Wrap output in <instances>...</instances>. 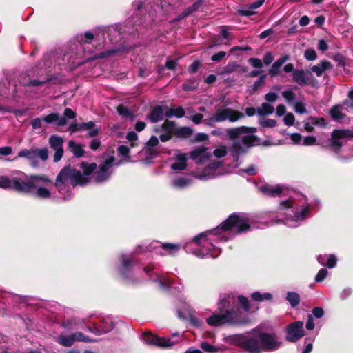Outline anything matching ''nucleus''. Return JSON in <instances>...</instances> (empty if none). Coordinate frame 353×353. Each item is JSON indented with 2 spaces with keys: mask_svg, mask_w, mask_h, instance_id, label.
Listing matches in <instances>:
<instances>
[{
  "mask_svg": "<svg viewBox=\"0 0 353 353\" xmlns=\"http://www.w3.org/2000/svg\"><path fill=\"white\" fill-rule=\"evenodd\" d=\"M20 173L23 178L1 176L0 188L4 190H12L21 194L34 195L37 198L43 199L50 197V191L40 185L52 183V180L47 175L43 174H31L28 175L23 172H20Z\"/></svg>",
  "mask_w": 353,
  "mask_h": 353,
  "instance_id": "1",
  "label": "nucleus"
},
{
  "mask_svg": "<svg viewBox=\"0 0 353 353\" xmlns=\"http://www.w3.org/2000/svg\"><path fill=\"white\" fill-rule=\"evenodd\" d=\"M235 300L234 296L223 294L217 304L219 314H214L206 320L208 325L219 327L228 325L232 327H241L250 323V319L238 310L232 307Z\"/></svg>",
  "mask_w": 353,
  "mask_h": 353,
  "instance_id": "2",
  "label": "nucleus"
},
{
  "mask_svg": "<svg viewBox=\"0 0 353 353\" xmlns=\"http://www.w3.org/2000/svg\"><path fill=\"white\" fill-rule=\"evenodd\" d=\"M233 344L249 353L273 352L278 350L281 343L274 333L257 332L252 334H235L231 336Z\"/></svg>",
  "mask_w": 353,
  "mask_h": 353,
  "instance_id": "3",
  "label": "nucleus"
},
{
  "mask_svg": "<svg viewBox=\"0 0 353 353\" xmlns=\"http://www.w3.org/2000/svg\"><path fill=\"white\" fill-rule=\"evenodd\" d=\"M251 226L248 223V219L239 214L232 213L228 219L220 224L216 228L212 230V233L216 234L219 230L223 232L231 231L236 229L238 234L247 232L250 229Z\"/></svg>",
  "mask_w": 353,
  "mask_h": 353,
  "instance_id": "4",
  "label": "nucleus"
},
{
  "mask_svg": "<svg viewBox=\"0 0 353 353\" xmlns=\"http://www.w3.org/2000/svg\"><path fill=\"white\" fill-rule=\"evenodd\" d=\"M56 81L57 78H52L49 76L41 77L40 75V70H39L37 66L26 70L19 77V82L22 86H41L47 83L53 85Z\"/></svg>",
  "mask_w": 353,
  "mask_h": 353,
  "instance_id": "5",
  "label": "nucleus"
},
{
  "mask_svg": "<svg viewBox=\"0 0 353 353\" xmlns=\"http://www.w3.org/2000/svg\"><path fill=\"white\" fill-rule=\"evenodd\" d=\"M245 115L241 112L230 108H216L214 114L206 119L208 125H212L215 123H220L228 120L230 122H236L239 119L244 118Z\"/></svg>",
  "mask_w": 353,
  "mask_h": 353,
  "instance_id": "6",
  "label": "nucleus"
},
{
  "mask_svg": "<svg viewBox=\"0 0 353 353\" xmlns=\"http://www.w3.org/2000/svg\"><path fill=\"white\" fill-rule=\"evenodd\" d=\"M134 261L125 255L121 258V265L119 268L120 276L125 285L135 286L140 283V280L132 273V268Z\"/></svg>",
  "mask_w": 353,
  "mask_h": 353,
  "instance_id": "7",
  "label": "nucleus"
},
{
  "mask_svg": "<svg viewBox=\"0 0 353 353\" xmlns=\"http://www.w3.org/2000/svg\"><path fill=\"white\" fill-rule=\"evenodd\" d=\"M353 138V130L350 129H334L331 133L329 145L327 146L335 154H339L344 143L343 139Z\"/></svg>",
  "mask_w": 353,
  "mask_h": 353,
  "instance_id": "8",
  "label": "nucleus"
},
{
  "mask_svg": "<svg viewBox=\"0 0 353 353\" xmlns=\"http://www.w3.org/2000/svg\"><path fill=\"white\" fill-rule=\"evenodd\" d=\"M132 6L135 8V10L132 18H129L125 21V27L127 28L128 26H132L137 31V29L136 27L143 24L145 21L146 15L143 10V1L136 0L133 1Z\"/></svg>",
  "mask_w": 353,
  "mask_h": 353,
  "instance_id": "9",
  "label": "nucleus"
},
{
  "mask_svg": "<svg viewBox=\"0 0 353 353\" xmlns=\"http://www.w3.org/2000/svg\"><path fill=\"white\" fill-rule=\"evenodd\" d=\"M292 81L300 86L310 85L315 87L317 84L311 71L307 70H296L292 74Z\"/></svg>",
  "mask_w": 353,
  "mask_h": 353,
  "instance_id": "10",
  "label": "nucleus"
},
{
  "mask_svg": "<svg viewBox=\"0 0 353 353\" xmlns=\"http://www.w3.org/2000/svg\"><path fill=\"white\" fill-rule=\"evenodd\" d=\"M68 181H71V165H67L63 168L57 174L54 183V186L58 192L62 194L68 190L69 186Z\"/></svg>",
  "mask_w": 353,
  "mask_h": 353,
  "instance_id": "11",
  "label": "nucleus"
},
{
  "mask_svg": "<svg viewBox=\"0 0 353 353\" xmlns=\"http://www.w3.org/2000/svg\"><path fill=\"white\" fill-rule=\"evenodd\" d=\"M304 335L303 323L302 321L293 322L286 327L285 339L289 342L295 343Z\"/></svg>",
  "mask_w": 353,
  "mask_h": 353,
  "instance_id": "12",
  "label": "nucleus"
},
{
  "mask_svg": "<svg viewBox=\"0 0 353 353\" xmlns=\"http://www.w3.org/2000/svg\"><path fill=\"white\" fill-rule=\"evenodd\" d=\"M144 340L146 343L153 345L161 348H167L173 346L176 342L172 341L170 339L159 337L153 335L150 332H145L143 334Z\"/></svg>",
  "mask_w": 353,
  "mask_h": 353,
  "instance_id": "13",
  "label": "nucleus"
},
{
  "mask_svg": "<svg viewBox=\"0 0 353 353\" xmlns=\"http://www.w3.org/2000/svg\"><path fill=\"white\" fill-rule=\"evenodd\" d=\"M95 127V123L94 121H90L87 123H78L77 122L72 123L69 129L71 131V132H81L85 131L87 130H90V131L88 132V137H94L99 134V130Z\"/></svg>",
  "mask_w": 353,
  "mask_h": 353,
  "instance_id": "14",
  "label": "nucleus"
},
{
  "mask_svg": "<svg viewBox=\"0 0 353 353\" xmlns=\"http://www.w3.org/2000/svg\"><path fill=\"white\" fill-rule=\"evenodd\" d=\"M256 128L239 126L233 128H228L226 130L227 135L231 140L238 139L243 134H254L256 132Z\"/></svg>",
  "mask_w": 353,
  "mask_h": 353,
  "instance_id": "15",
  "label": "nucleus"
},
{
  "mask_svg": "<svg viewBox=\"0 0 353 353\" xmlns=\"http://www.w3.org/2000/svg\"><path fill=\"white\" fill-rule=\"evenodd\" d=\"M90 179L85 176L79 170L71 167L70 184L75 187L78 185L83 186L90 182Z\"/></svg>",
  "mask_w": 353,
  "mask_h": 353,
  "instance_id": "16",
  "label": "nucleus"
},
{
  "mask_svg": "<svg viewBox=\"0 0 353 353\" xmlns=\"http://www.w3.org/2000/svg\"><path fill=\"white\" fill-rule=\"evenodd\" d=\"M17 157L27 159L30 162L32 167L36 168L39 165V161L36 159L34 148L21 150L17 154Z\"/></svg>",
  "mask_w": 353,
  "mask_h": 353,
  "instance_id": "17",
  "label": "nucleus"
},
{
  "mask_svg": "<svg viewBox=\"0 0 353 353\" xmlns=\"http://www.w3.org/2000/svg\"><path fill=\"white\" fill-rule=\"evenodd\" d=\"M333 65L331 62L327 60L321 61L317 65H314L311 68V72H314L317 77L323 75V72L331 70Z\"/></svg>",
  "mask_w": 353,
  "mask_h": 353,
  "instance_id": "18",
  "label": "nucleus"
},
{
  "mask_svg": "<svg viewBox=\"0 0 353 353\" xmlns=\"http://www.w3.org/2000/svg\"><path fill=\"white\" fill-rule=\"evenodd\" d=\"M207 148L204 146L198 148L190 152V158L192 160H199V162H203L208 160L210 154L206 153Z\"/></svg>",
  "mask_w": 353,
  "mask_h": 353,
  "instance_id": "19",
  "label": "nucleus"
},
{
  "mask_svg": "<svg viewBox=\"0 0 353 353\" xmlns=\"http://www.w3.org/2000/svg\"><path fill=\"white\" fill-rule=\"evenodd\" d=\"M246 150L240 144L238 141H234L230 148L231 156L234 162L237 163L241 154L246 153Z\"/></svg>",
  "mask_w": 353,
  "mask_h": 353,
  "instance_id": "20",
  "label": "nucleus"
},
{
  "mask_svg": "<svg viewBox=\"0 0 353 353\" xmlns=\"http://www.w3.org/2000/svg\"><path fill=\"white\" fill-rule=\"evenodd\" d=\"M147 118L153 123L161 121L163 118V110L162 106L156 105L152 108L151 112L147 115Z\"/></svg>",
  "mask_w": 353,
  "mask_h": 353,
  "instance_id": "21",
  "label": "nucleus"
},
{
  "mask_svg": "<svg viewBox=\"0 0 353 353\" xmlns=\"http://www.w3.org/2000/svg\"><path fill=\"white\" fill-rule=\"evenodd\" d=\"M43 120L47 123H57L59 126H64L67 123L65 117L59 118L58 113H51L43 118Z\"/></svg>",
  "mask_w": 353,
  "mask_h": 353,
  "instance_id": "22",
  "label": "nucleus"
},
{
  "mask_svg": "<svg viewBox=\"0 0 353 353\" xmlns=\"http://www.w3.org/2000/svg\"><path fill=\"white\" fill-rule=\"evenodd\" d=\"M242 143L248 148L261 145V139L256 135H244L241 138Z\"/></svg>",
  "mask_w": 353,
  "mask_h": 353,
  "instance_id": "23",
  "label": "nucleus"
},
{
  "mask_svg": "<svg viewBox=\"0 0 353 353\" xmlns=\"http://www.w3.org/2000/svg\"><path fill=\"white\" fill-rule=\"evenodd\" d=\"M261 191L265 195L270 196H279L282 193V189L279 186L273 187L265 184L261 187Z\"/></svg>",
  "mask_w": 353,
  "mask_h": 353,
  "instance_id": "24",
  "label": "nucleus"
},
{
  "mask_svg": "<svg viewBox=\"0 0 353 353\" xmlns=\"http://www.w3.org/2000/svg\"><path fill=\"white\" fill-rule=\"evenodd\" d=\"M341 105H334L330 110V115L334 121H341L343 119L346 115L341 112Z\"/></svg>",
  "mask_w": 353,
  "mask_h": 353,
  "instance_id": "25",
  "label": "nucleus"
},
{
  "mask_svg": "<svg viewBox=\"0 0 353 353\" xmlns=\"http://www.w3.org/2000/svg\"><path fill=\"white\" fill-rule=\"evenodd\" d=\"M68 148L73 153L74 156L79 158L84 155L85 151L81 144H77L74 141L68 142Z\"/></svg>",
  "mask_w": 353,
  "mask_h": 353,
  "instance_id": "26",
  "label": "nucleus"
},
{
  "mask_svg": "<svg viewBox=\"0 0 353 353\" xmlns=\"http://www.w3.org/2000/svg\"><path fill=\"white\" fill-rule=\"evenodd\" d=\"M80 168L83 170V174L87 177L92 174L97 168L96 163H89L86 161H82L80 165Z\"/></svg>",
  "mask_w": 353,
  "mask_h": 353,
  "instance_id": "27",
  "label": "nucleus"
},
{
  "mask_svg": "<svg viewBox=\"0 0 353 353\" xmlns=\"http://www.w3.org/2000/svg\"><path fill=\"white\" fill-rule=\"evenodd\" d=\"M178 161L172 164L171 168L174 170H185L187 168V158L185 154H181L177 157Z\"/></svg>",
  "mask_w": 353,
  "mask_h": 353,
  "instance_id": "28",
  "label": "nucleus"
},
{
  "mask_svg": "<svg viewBox=\"0 0 353 353\" xmlns=\"http://www.w3.org/2000/svg\"><path fill=\"white\" fill-rule=\"evenodd\" d=\"M176 123L168 119H166L161 125L162 131L172 134V136H175V132L176 131Z\"/></svg>",
  "mask_w": 353,
  "mask_h": 353,
  "instance_id": "29",
  "label": "nucleus"
},
{
  "mask_svg": "<svg viewBox=\"0 0 353 353\" xmlns=\"http://www.w3.org/2000/svg\"><path fill=\"white\" fill-rule=\"evenodd\" d=\"M192 133L193 130L190 127H177L176 131L175 132V137L180 139H187L190 137Z\"/></svg>",
  "mask_w": 353,
  "mask_h": 353,
  "instance_id": "30",
  "label": "nucleus"
},
{
  "mask_svg": "<svg viewBox=\"0 0 353 353\" xmlns=\"http://www.w3.org/2000/svg\"><path fill=\"white\" fill-rule=\"evenodd\" d=\"M49 144L52 149L63 148V139L58 135H52L49 139Z\"/></svg>",
  "mask_w": 353,
  "mask_h": 353,
  "instance_id": "31",
  "label": "nucleus"
},
{
  "mask_svg": "<svg viewBox=\"0 0 353 353\" xmlns=\"http://www.w3.org/2000/svg\"><path fill=\"white\" fill-rule=\"evenodd\" d=\"M110 175L111 172H104L103 170L99 169V170L94 173L93 180L94 182L98 183H103L108 180Z\"/></svg>",
  "mask_w": 353,
  "mask_h": 353,
  "instance_id": "32",
  "label": "nucleus"
},
{
  "mask_svg": "<svg viewBox=\"0 0 353 353\" xmlns=\"http://www.w3.org/2000/svg\"><path fill=\"white\" fill-rule=\"evenodd\" d=\"M274 107L268 103H263L260 108H257V113L260 116L270 115L273 113Z\"/></svg>",
  "mask_w": 353,
  "mask_h": 353,
  "instance_id": "33",
  "label": "nucleus"
},
{
  "mask_svg": "<svg viewBox=\"0 0 353 353\" xmlns=\"http://www.w3.org/2000/svg\"><path fill=\"white\" fill-rule=\"evenodd\" d=\"M113 328L112 323H111L108 326H102L100 325L99 327H89V330L94 333L96 335H101L102 334L108 333V332L111 331Z\"/></svg>",
  "mask_w": 353,
  "mask_h": 353,
  "instance_id": "34",
  "label": "nucleus"
},
{
  "mask_svg": "<svg viewBox=\"0 0 353 353\" xmlns=\"http://www.w3.org/2000/svg\"><path fill=\"white\" fill-rule=\"evenodd\" d=\"M286 300L290 303L292 307H295L300 303V296L296 292H289L287 293Z\"/></svg>",
  "mask_w": 353,
  "mask_h": 353,
  "instance_id": "35",
  "label": "nucleus"
},
{
  "mask_svg": "<svg viewBox=\"0 0 353 353\" xmlns=\"http://www.w3.org/2000/svg\"><path fill=\"white\" fill-rule=\"evenodd\" d=\"M251 297L255 301H262L264 299L271 301L273 298L272 294L269 292L261 294L259 292H255L252 293L251 294Z\"/></svg>",
  "mask_w": 353,
  "mask_h": 353,
  "instance_id": "36",
  "label": "nucleus"
},
{
  "mask_svg": "<svg viewBox=\"0 0 353 353\" xmlns=\"http://www.w3.org/2000/svg\"><path fill=\"white\" fill-rule=\"evenodd\" d=\"M58 343L61 344V345L64 347H70L73 345L74 343L73 336L71 335L70 336H64L61 335L58 337Z\"/></svg>",
  "mask_w": 353,
  "mask_h": 353,
  "instance_id": "37",
  "label": "nucleus"
},
{
  "mask_svg": "<svg viewBox=\"0 0 353 353\" xmlns=\"http://www.w3.org/2000/svg\"><path fill=\"white\" fill-rule=\"evenodd\" d=\"M161 248L167 251L170 254H174L179 250L180 245L170 243H164L161 244Z\"/></svg>",
  "mask_w": 353,
  "mask_h": 353,
  "instance_id": "38",
  "label": "nucleus"
},
{
  "mask_svg": "<svg viewBox=\"0 0 353 353\" xmlns=\"http://www.w3.org/2000/svg\"><path fill=\"white\" fill-rule=\"evenodd\" d=\"M191 179L186 177H179L174 180L173 185L179 188H184L187 185H190Z\"/></svg>",
  "mask_w": 353,
  "mask_h": 353,
  "instance_id": "39",
  "label": "nucleus"
},
{
  "mask_svg": "<svg viewBox=\"0 0 353 353\" xmlns=\"http://www.w3.org/2000/svg\"><path fill=\"white\" fill-rule=\"evenodd\" d=\"M34 151L35 152V157L36 159H41V161H46L48 159V150L46 148H43L41 149L34 148Z\"/></svg>",
  "mask_w": 353,
  "mask_h": 353,
  "instance_id": "40",
  "label": "nucleus"
},
{
  "mask_svg": "<svg viewBox=\"0 0 353 353\" xmlns=\"http://www.w3.org/2000/svg\"><path fill=\"white\" fill-rule=\"evenodd\" d=\"M114 160L115 157L114 156L110 157L99 165V169L102 170L104 172H108V170L113 165Z\"/></svg>",
  "mask_w": 353,
  "mask_h": 353,
  "instance_id": "41",
  "label": "nucleus"
},
{
  "mask_svg": "<svg viewBox=\"0 0 353 353\" xmlns=\"http://www.w3.org/2000/svg\"><path fill=\"white\" fill-rule=\"evenodd\" d=\"M222 165V163L219 161H214L210 163L203 170L204 174L210 173V171H216Z\"/></svg>",
  "mask_w": 353,
  "mask_h": 353,
  "instance_id": "42",
  "label": "nucleus"
},
{
  "mask_svg": "<svg viewBox=\"0 0 353 353\" xmlns=\"http://www.w3.org/2000/svg\"><path fill=\"white\" fill-rule=\"evenodd\" d=\"M238 302L242 307V308L244 310L245 312H250V302L248 299L243 296V295H239L238 296Z\"/></svg>",
  "mask_w": 353,
  "mask_h": 353,
  "instance_id": "43",
  "label": "nucleus"
},
{
  "mask_svg": "<svg viewBox=\"0 0 353 353\" xmlns=\"http://www.w3.org/2000/svg\"><path fill=\"white\" fill-rule=\"evenodd\" d=\"M176 64H177L176 60L168 59L165 62V66H163V65L158 66V72L159 73L162 72L164 68H168L169 70H175Z\"/></svg>",
  "mask_w": 353,
  "mask_h": 353,
  "instance_id": "44",
  "label": "nucleus"
},
{
  "mask_svg": "<svg viewBox=\"0 0 353 353\" xmlns=\"http://www.w3.org/2000/svg\"><path fill=\"white\" fill-rule=\"evenodd\" d=\"M117 110L119 114L122 116L123 117H133V115L132 112L129 110V109L123 105H119L117 108Z\"/></svg>",
  "mask_w": 353,
  "mask_h": 353,
  "instance_id": "45",
  "label": "nucleus"
},
{
  "mask_svg": "<svg viewBox=\"0 0 353 353\" xmlns=\"http://www.w3.org/2000/svg\"><path fill=\"white\" fill-rule=\"evenodd\" d=\"M239 65L235 62L229 63L227 65L223 68V74H230L239 68Z\"/></svg>",
  "mask_w": 353,
  "mask_h": 353,
  "instance_id": "46",
  "label": "nucleus"
},
{
  "mask_svg": "<svg viewBox=\"0 0 353 353\" xmlns=\"http://www.w3.org/2000/svg\"><path fill=\"white\" fill-rule=\"evenodd\" d=\"M304 57L308 61H314L317 59V54L313 48H308L304 52Z\"/></svg>",
  "mask_w": 353,
  "mask_h": 353,
  "instance_id": "47",
  "label": "nucleus"
},
{
  "mask_svg": "<svg viewBox=\"0 0 353 353\" xmlns=\"http://www.w3.org/2000/svg\"><path fill=\"white\" fill-rule=\"evenodd\" d=\"M333 59L337 63L338 66L345 67L347 59L341 54L337 53L333 57Z\"/></svg>",
  "mask_w": 353,
  "mask_h": 353,
  "instance_id": "48",
  "label": "nucleus"
},
{
  "mask_svg": "<svg viewBox=\"0 0 353 353\" xmlns=\"http://www.w3.org/2000/svg\"><path fill=\"white\" fill-rule=\"evenodd\" d=\"M114 53V51L102 52L98 53V54L92 56V57L88 59L87 62L91 61H94L97 59H103L110 54H113Z\"/></svg>",
  "mask_w": 353,
  "mask_h": 353,
  "instance_id": "49",
  "label": "nucleus"
},
{
  "mask_svg": "<svg viewBox=\"0 0 353 353\" xmlns=\"http://www.w3.org/2000/svg\"><path fill=\"white\" fill-rule=\"evenodd\" d=\"M282 96L285 99L288 103H292L295 99V94L292 90H286L283 92Z\"/></svg>",
  "mask_w": 353,
  "mask_h": 353,
  "instance_id": "50",
  "label": "nucleus"
},
{
  "mask_svg": "<svg viewBox=\"0 0 353 353\" xmlns=\"http://www.w3.org/2000/svg\"><path fill=\"white\" fill-rule=\"evenodd\" d=\"M227 153L228 152L225 146H221L220 148H216L213 152V154L216 158L224 157L227 155Z\"/></svg>",
  "mask_w": 353,
  "mask_h": 353,
  "instance_id": "51",
  "label": "nucleus"
},
{
  "mask_svg": "<svg viewBox=\"0 0 353 353\" xmlns=\"http://www.w3.org/2000/svg\"><path fill=\"white\" fill-rule=\"evenodd\" d=\"M327 274V269H321L315 276V281L317 283L322 282L326 278Z\"/></svg>",
  "mask_w": 353,
  "mask_h": 353,
  "instance_id": "52",
  "label": "nucleus"
},
{
  "mask_svg": "<svg viewBox=\"0 0 353 353\" xmlns=\"http://www.w3.org/2000/svg\"><path fill=\"white\" fill-rule=\"evenodd\" d=\"M337 262L336 257L333 254H329L327 257V261L325 262V266L329 268H333L336 266Z\"/></svg>",
  "mask_w": 353,
  "mask_h": 353,
  "instance_id": "53",
  "label": "nucleus"
},
{
  "mask_svg": "<svg viewBox=\"0 0 353 353\" xmlns=\"http://www.w3.org/2000/svg\"><path fill=\"white\" fill-rule=\"evenodd\" d=\"M117 152L120 156L130 158V148L124 145H119L117 148Z\"/></svg>",
  "mask_w": 353,
  "mask_h": 353,
  "instance_id": "54",
  "label": "nucleus"
},
{
  "mask_svg": "<svg viewBox=\"0 0 353 353\" xmlns=\"http://www.w3.org/2000/svg\"><path fill=\"white\" fill-rule=\"evenodd\" d=\"M201 347L207 352L214 353L217 352V347L207 342H203L201 344Z\"/></svg>",
  "mask_w": 353,
  "mask_h": 353,
  "instance_id": "55",
  "label": "nucleus"
},
{
  "mask_svg": "<svg viewBox=\"0 0 353 353\" xmlns=\"http://www.w3.org/2000/svg\"><path fill=\"white\" fill-rule=\"evenodd\" d=\"M276 121L272 119H266L263 121H260V125L263 128H273L276 125Z\"/></svg>",
  "mask_w": 353,
  "mask_h": 353,
  "instance_id": "56",
  "label": "nucleus"
},
{
  "mask_svg": "<svg viewBox=\"0 0 353 353\" xmlns=\"http://www.w3.org/2000/svg\"><path fill=\"white\" fill-rule=\"evenodd\" d=\"M294 121H295L294 116L291 112L288 113L283 119V121H284L285 124L288 126H291V125H294Z\"/></svg>",
  "mask_w": 353,
  "mask_h": 353,
  "instance_id": "57",
  "label": "nucleus"
},
{
  "mask_svg": "<svg viewBox=\"0 0 353 353\" xmlns=\"http://www.w3.org/2000/svg\"><path fill=\"white\" fill-rule=\"evenodd\" d=\"M248 63H250L255 68H261L263 67V63L261 60L258 58H250L248 59Z\"/></svg>",
  "mask_w": 353,
  "mask_h": 353,
  "instance_id": "58",
  "label": "nucleus"
},
{
  "mask_svg": "<svg viewBox=\"0 0 353 353\" xmlns=\"http://www.w3.org/2000/svg\"><path fill=\"white\" fill-rule=\"evenodd\" d=\"M316 143V138L314 136H307L304 138L303 144L306 146L314 145Z\"/></svg>",
  "mask_w": 353,
  "mask_h": 353,
  "instance_id": "59",
  "label": "nucleus"
},
{
  "mask_svg": "<svg viewBox=\"0 0 353 353\" xmlns=\"http://www.w3.org/2000/svg\"><path fill=\"white\" fill-rule=\"evenodd\" d=\"M208 140V135L203 132H199L196 134L192 142H203Z\"/></svg>",
  "mask_w": 353,
  "mask_h": 353,
  "instance_id": "60",
  "label": "nucleus"
},
{
  "mask_svg": "<svg viewBox=\"0 0 353 353\" xmlns=\"http://www.w3.org/2000/svg\"><path fill=\"white\" fill-rule=\"evenodd\" d=\"M201 63L199 60L194 61L188 68V71L192 73H195L200 68Z\"/></svg>",
  "mask_w": 353,
  "mask_h": 353,
  "instance_id": "61",
  "label": "nucleus"
},
{
  "mask_svg": "<svg viewBox=\"0 0 353 353\" xmlns=\"http://www.w3.org/2000/svg\"><path fill=\"white\" fill-rule=\"evenodd\" d=\"M294 110L299 114H303L306 112L305 107L302 102H296L294 104Z\"/></svg>",
  "mask_w": 353,
  "mask_h": 353,
  "instance_id": "62",
  "label": "nucleus"
},
{
  "mask_svg": "<svg viewBox=\"0 0 353 353\" xmlns=\"http://www.w3.org/2000/svg\"><path fill=\"white\" fill-rule=\"evenodd\" d=\"M226 55V52L224 51H220L218 53L212 55L211 57V60L214 62H219L223 58H224Z\"/></svg>",
  "mask_w": 353,
  "mask_h": 353,
  "instance_id": "63",
  "label": "nucleus"
},
{
  "mask_svg": "<svg viewBox=\"0 0 353 353\" xmlns=\"http://www.w3.org/2000/svg\"><path fill=\"white\" fill-rule=\"evenodd\" d=\"M159 139L155 136H152L146 143V148H154L159 144Z\"/></svg>",
  "mask_w": 353,
  "mask_h": 353,
  "instance_id": "64",
  "label": "nucleus"
}]
</instances>
